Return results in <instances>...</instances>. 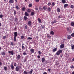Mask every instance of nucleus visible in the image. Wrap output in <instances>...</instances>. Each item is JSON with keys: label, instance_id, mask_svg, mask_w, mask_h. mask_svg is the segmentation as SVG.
I'll list each match as a JSON object with an SVG mask.
<instances>
[{"label": "nucleus", "instance_id": "obj_24", "mask_svg": "<svg viewBox=\"0 0 74 74\" xmlns=\"http://www.w3.org/2000/svg\"><path fill=\"white\" fill-rule=\"evenodd\" d=\"M22 10L23 11H25V10H26V8L25 7H23V8L22 9Z\"/></svg>", "mask_w": 74, "mask_h": 74}, {"label": "nucleus", "instance_id": "obj_41", "mask_svg": "<svg viewBox=\"0 0 74 74\" xmlns=\"http://www.w3.org/2000/svg\"><path fill=\"white\" fill-rule=\"evenodd\" d=\"M18 18H15V22H18Z\"/></svg>", "mask_w": 74, "mask_h": 74}, {"label": "nucleus", "instance_id": "obj_51", "mask_svg": "<svg viewBox=\"0 0 74 74\" xmlns=\"http://www.w3.org/2000/svg\"><path fill=\"white\" fill-rule=\"evenodd\" d=\"M38 53L39 54V55H41V51H38Z\"/></svg>", "mask_w": 74, "mask_h": 74}, {"label": "nucleus", "instance_id": "obj_43", "mask_svg": "<svg viewBox=\"0 0 74 74\" xmlns=\"http://www.w3.org/2000/svg\"><path fill=\"white\" fill-rule=\"evenodd\" d=\"M70 68H71V69L74 68V66L73 65H71L70 66Z\"/></svg>", "mask_w": 74, "mask_h": 74}, {"label": "nucleus", "instance_id": "obj_46", "mask_svg": "<svg viewBox=\"0 0 74 74\" xmlns=\"http://www.w3.org/2000/svg\"><path fill=\"white\" fill-rule=\"evenodd\" d=\"M4 69L6 71L7 69V67L5 66L4 67Z\"/></svg>", "mask_w": 74, "mask_h": 74}, {"label": "nucleus", "instance_id": "obj_58", "mask_svg": "<svg viewBox=\"0 0 74 74\" xmlns=\"http://www.w3.org/2000/svg\"><path fill=\"white\" fill-rule=\"evenodd\" d=\"M14 66H16V63H14Z\"/></svg>", "mask_w": 74, "mask_h": 74}, {"label": "nucleus", "instance_id": "obj_2", "mask_svg": "<svg viewBox=\"0 0 74 74\" xmlns=\"http://www.w3.org/2000/svg\"><path fill=\"white\" fill-rule=\"evenodd\" d=\"M62 52H63V50H59L56 52V55H59L61 53H62Z\"/></svg>", "mask_w": 74, "mask_h": 74}, {"label": "nucleus", "instance_id": "obj_38", "mask_svg": "<svg viewBox=\"0 0 74 74\" xmlns=\"http://www.w3.org/2000/svg\"><path fill=\"white\" fill-rule=\"evenodd\" d=\"M32 7V4L31 3H30L29 4V7Z\"/></svg>", "mask_w": 74, "mask_h": 74}, {"label": "nucleus", "instance_id": "obj_18", "mask_svg": "<svg viewBox=\"0 0 74 74\" xmlns=\"http://www.w3.org/2000/svg\"><path fill=\"white\" fill-rule=\"evenodd\" d=\"M62 2L63 4H65L66 3V0H62Z\"/></svg>", "mask_w": 74, "mask_h": 74}, {"label": "nucleus", "instance_id": "obj_29", "mask_svg": "<svg viewBox=\"0 0 74 74\" xmlns=\"http://www.w3.org/2000/svg\"><path fill=\"white\" fill-rule=\"evenodd\" d=\"M47 11H51V8L50 7H48L47 9Z\"/></svg>", "mask_w": 74, "mask_h": 74}, {"label": "nucleus", "instance_id": "obj_26", "mask_svg": "<svg viewBox=\"0 0 74 74\" xmlns=\"http://www.w3.org/2000/svg\"><path fill=\"white\" fill-rule=\"evenodd\" d=\"M33 69H31V71H29V74H32V73H33Z\"/></svg>", "mask_w": 74, "mask_h": 74}, {"label": "nucleus", "instance_id": "obj_61", "mask_svg": "<svg viewBox=\"0 0 74 74\" xmlns=\"http://www.w3.org/2000/svg\"><path fill=\"white\" fill-rule=\"evenodd\" d=\"M55 65H56V66H58V65H59V63H56V64H55Z\"/></svg>", "mask_w": 74, "mask_h": 74}, {"label": "nucleus", "instance_id": "obj_63", "mask_svg": "<svg viewBox=\"0 0 74 74\" xmlns=\"http://www.w3.org/2000/svg\"><path fill=\"white\" fill-rule=\"evenodd\" d=\"M62 56H63V54H61L60 56V57H62Z\"/></svg>", "mask_w": 74, "mask_h": 74}, {"label": "nucleus", "instance_id": "obj_50", "mask_svg": "<svg viewBox=\"0 0 74 74\" xmlns=\"http://www.w3.org/2000/svg\"><path fill=\"white\" fill-rule=\"evenodd\" d=\"M28 40H32V38L30 37H29L28 38Z\"/></svg>", "mask_w": 74, "mask_h": 74}, {"label": "nucleus", "instance_id": "obj_12", "mask_svg": "<svg viewBox=\"0 0 74 74\" xmlns=\"http://www.w3.org/2000/svg\"><path fill=\"white\" fill-rule=\"evenodd\" d=\"M16 71H19V67H16Z\"/></svg>", "mask_w": 74, "mask_h": 74}, {"label": "nucleus", "instance_id": "obj_11", "mask_svg": "<svg viewBox=\"0 0 74 74\" xmlns=\"http://www.w3.org/2000/svg\"><path fill=\"white\" fill-rule=\"evenodd\" d=\"M57 51V48H56L54 49H53V52H56Z\"/></svg>", "mask_w": 74, "mask_h": 74}, {"label": "nucleus", "instance_id": "obj_19", "mask_svg": "<svg viewBox=\"0 0 74 74\" xmlns=\"http://www.w3.org/2000/svg\"><path fill=\"white\" fill-rule=\"evenodd\" d=\"M50 34L52 35H54V32L53 31H51L50 32Z\"/></svg>", "mask_w": 74, "mask_h": 74}, {"label": "nucleus", "instance_id": "obj_23", "mask_svg": "<svg viewBox=\"0 0 74 74\" xmlns=\"http://www.w3.org/2000/svg\"><path fill=\"white\" fill-rule=\"evenodd\" d=\"M30 51L32 53H34V50L33 49H31Z\"/></svg>", "mask_w": 74, "mask_h": 74}, {"label": "nucleus", "instance_id": "obj_20", "mask_svg": "<svg viewBox=\"0 0 74 74\" xmlns=\"http://www.w3.org/2000/svg\"><path fill=\"white\" fill-rule=\"evenodd\" d=\"M25 15L26 16H29V14L27 12H25Z\"/></svg>", "mask_w": 74, "mask_h": 74}, {"label": "nucleus", "instance_id": "obj_36", "mask_svg": "<svg viewBox=\"0 0 74 74\" xmlns=\"http://www.w3.org/2000/svg\"><path fill=\"white\" fill-rule=\"evenodd\" d=\"M7 38V36H3V39H4V40L5 39V38Z\"/></svg>", "mask_w": 74, "mask_h": 74}, {"label": "nucleus", "instance_id": "obj_6", "mask_svg": "<svg viewBox=\"0 0 74 74\" xmlns=\"http://www.w3.org/2000/svg\"><path fill=\"white\" fill-rule=\"evenodd\" d=\"M8 53H11L12 55H14V52L12 51H8Z\"/></svg>", "mask_w": 74, "mask_h": 74}, {"label": "nucleus", "instance_id": "obj_44", "mask_svg": "<svg viewBox=\"0 0 74 74\" xmlns=\"http://www.w3.org/2000/svg\"><path fill=\"white\" fill-rule=\"evenodd\" d=\"M41 27L42 28H44V27H45V25H41Z\"/></svg>", "mask_w": 74, "mask_h": 74}, {"label": "nucleus", "instance_id": "obj_39", "mask_svg": "<svg viewBox=\"0 0 74 74\" xmlns=\"http://www.w3.org/2000/svg\"><path fill=\"white\" fill-rule=\"evenodd\" d=\"M38 21L39 23H41V19L40 18H39L38 19Z\"/></svg>", "mask_w": 74, "mask_h": 74}, {"label": "nucleus", "instance_id": "obj_62", "mask_svg": "<svg viewBox=\"0 0 74 74\" xmlns=\"http://www.w3.org/2000/svg\"><path fill=\"white\" fill-rule=\"evenodd\" d=\"M48 71H49V72H50V71H51V69H48Z\"/></svg>", "mask_w": 74, "mask_h": 74}, {"label": "nucleus", "instance_id": "obj_33", "mask_svg": "<svg viewBox=\"0 0 74 74\" xmlns=\"http://www.w3.org/2000/svg\"><path fill=\"white\" fill-rule=\"evenodd\" d=\"M24 18L25 21H26L27 20V17L26 16H24Z\"/></svg>", "mask_w": 74, "mask_h": 74}, {"label": "nucleus", "instance_id": "obj_8", "mask_svg": "<svg viewBox=\"0 0 74 74\" xmlns=\"http://www.w3.org/2000/svg\"><path fill=\"white\" fill-rule=\"evenodd\" d=\"M14 3V0H10L9 1V3L12 4Z\"/></svg>", "mask_w": 74, "mask_h": 74}, {"label": "nucleus", "instance_id": "obj_52", "mask_svg": "<svg viewBox=\"0 0 74 74\" xmlns=\"http://www.w3.org/2000/svg\"><path fill=\"white\" fill-rule=\"evenodd\" d=\"M40 57H41L40 56V55H38L37 56V58H38V59H40Z\"/></svg>", "mask_w": 74, "mask_h": 74}, {"label": "nucleus", "instance_id": "obj_32", "mask_svg": "<svg viewBox=\"0 0 74 74\" xmlns=\"http://www.w3.org/2000/svg\"><path fill=\"white\" fill-rule=\"evenodd\" d=\"M52 7H53L55 5V2H53L52 4Z\"/></svg>", "mask_w": 74, "mask_h": 74}, {"label": "nucleus", "instance_id": "obj_9", "mask_svg": "<svg viewBox=\"0 0 74 74\" xmlns=\"http://www.w3.org/2000/svg\"><path fill=\"white\" fill-rule=\"evenodd\" d=\"M45 58L44 57H43L42 58L41 60L42 62H43L44 61H45Z\"/></svg>", "mask_w": 74, "mask_h": 74}, {"label": "nucleus", "instance_id": "obj_42", "mask_svg": "<svg viewBox=\"0 0 74 74\" xmlns=\"http://www.w3.org/2000/svg\"><path fill=\"white\" fill-rule=\"evenodd\" d=\"M71 49L72 50H73V49H74V45L71 46Z\"/></svg>", "mask_w": 74, "mask_h": 74}, {"label": "nucleus", "instance_id": "obj_10", "mask_svg": "<svg viewBox=\"0 0 74 74\" xmlns=\"http://www.w3.org/2000/svg\"><path fill=\"white\" fill-rule=\"evenodd\" d=\"M10 67L11 68V69L12 70H13L14 69V65H13V64H12L10 66Z\"/></svg>", "mask_w": 74, "mask_h": 74}, {"label": "nucleus", "instance_id": "obj_7", "mask_svg": "<svg viewBox=\"0 0 74 74\" xmlns=\"http://www.w3.org/2000/svg\"><path fill=\"white\" fill-rule=\"evenodd\" d=\"M57 12H60V9L59 8H57Z\"/></svg>", "mask_w": 74, "mask_h": 74}, {"label": "nucleus", "instance_id": "obj_45", "mask_svg": "<svg viewBox=\"0 0 74 74\" xmlns=\"http://www.w3.org/2000/svg\"><path fill=\"white\" fill-rule=\"evenodd\" d=\"M16 8L17 9V10H19V9H20V8L18 5H17L16 6Z\"/></svg>", "mask_w": 74, "mask_h": 74}, {"label": "nucleus", "instance_id": "obj_3", "mask_svg": "<svg viewBox=\"0 0 74 74\" xmlns=\"http://www.w3.org/2000/svg\"><path fill=\"white\" fill-rule=\"evenodd\" d=\"M67 31L69 33H71V27H67Z\"/></svg>", "mask_w": 74, "mask_h": 74}, {"label": "nucleus", "instance_id": "obj_48", "mask_svg": "<svg viewBox=\"0 0 74 74\" xmlns=\"http://www.w3.org/2000/svg\"><path fill=\"white\" fill-rule=\"evenodd\" d=\"M21 39H23V38H24V36H21Z\"/></svg>", "mask_w": 74, "mask_h": 74}, {"label": "nucleus", "instance_id": "obj_4", "mask_svg": "<svg viewBox=\"0 0 74 74\" xmlns=\"http://www.w3.org/2000/svg\"><path fill=\"white\" fill-rule=\"evenodd\" d=\"M28 25L29 26H31V25H32V22L31 21H29L28 23Z\"/></svg>", "mask_w": 74, "mask_h": 74}, {"label": "nucleus", "instance_id": "obj_40", "mask_svg": "<svg viewBox=\"0 0 74 74\" xmlns=\"http://www.w3.org/2000/svg\"><path fill=\"white\" fill-rule=\"evenodd\" d=\"M16 14V11H14V15H15Z\"/></svg>", "mask_w": 74, "mask_h": 74}, {"label": "nucleus", "instance_id": "obj_28", "mask_svg": "<svg viewBox=\"0 0 74 74\" xmlns=\"http://www.w3.org/2000/svg\"><path fill=\"white\" fill-rule=\"evenodd\" d=\"M43 10H46L47 8V7L45 6H44L43 7Z\"/></svg>", "mask_w": 74, "mask_h": 74}, {"label": "nucleus", "instance_id": "obj_15", "mask_svg": "<svg viewBox=\"0 0 74 74\" xmlns=\"http://www.w3.org/2000/svg\"><path fill=\"white\" fill-rule=\"evenodd\" d=\"M67 38L68 40H70V39L71 38V35H69L68 36Z\"/></svg>", "mask_w": 74, "mask_h": 74}, {"label": "nucleus", "instance_id": "obj_59", "mask_svg": "<svg viewBox=\"0 0 74 74\" xmlns=\"http://www.w3.org/2000/svg\"><path fill=\"white\" fill-rule=\"evenodd\" d=\"M24 63L26 62V59H24Z\"/></svg>", "mask_w": 74, "mask_h": 74}, {"label": "nucleus", "instance_id": "obj_60", "mask_svg": "<svg viewBox=\"0 0 74 74\" xmlns=\"http://www.w3.org/2000/svg\"><path fill=\"white\" fill-rule=\"evenodd\" d=\"M35 10H36V11H37V10H38V8H35Z\"/></svg>", "mask_w": 74, "mask_h": 74}, {"label": "nucleus", "instance_id": "obj_47", "mask_svg": "<svg viewBox=\"0 0 74 74\" xmlns=\"http://www.w3.org/2000/svg\"><path fill=\"white\" fill-rule=\"evenodd\" d=\"M3 15H2V14H1L0 15V18H3Z\"/></svg>", "mask_w": 74, "mask_h": 74}, {"label": "nucleus", "instance_id": "obj_16", "mask_svg": "<svg viewBox=\"0 0 74 74\" xmlns=\"http://www.w3.org/2000/svg\"><path fill=\"white\" fill-rule=\"evenodd\" d=\"M57 22V21L56 20H54V21L51 22V23L52 24H53L54 23H55Z\"/></svg>", "mask_w": 74, "mask_h": 74}, {"label": "nucleus", "instance_id": "obj_31", "mask_svg": "<svg viewBox=\"0 0 74 74\" xmlns=\"http://www.w3.org/2000/svg\"><path fill=\"white\" fill-rule=\"evenodd\" d=\"M51 3L50 2H49L48 3V6H50V5H51Z\"/></svg>", "mask_w": 74, "mask_h": 74}, {"label": "nucleus", "instance_id": "obj_21", "mask_svg": "<svg viewBox=\"0 0 74 74\" xmlns=\"http://www.w3.org/2000/svg\"><path fill=\"white\" fill-rule=\"evenodd\" d=\"M27 12H28V13H30V12H31V10L29 9H28L27 10Z\"/></svg>", "mask_w": 74, "mask_h": 74}, {"label": "nucleus", "instance_id": "obj_64", "mask_svg": "<svg viewBox=\"0 0 74 74\" xmlns=\"http://www.w3.org/2000/svg\"><path fill=\"white\" fill-rule=\"evenodd\" d=\"M43 74H47V73L46 72H44L43 73Z\"/></svg>", "mask_w": 74, "mask_h": 74}, {"label": "nucleus", "instance_id": "obj_1", "mask_svg": "<svg viewBox=\"0 0 74 74\" xmlns=\"http://www.w3.org/2000/svg\"><path fill=\"white\" fill-rule=\"evenodd\" d=\"M14 41H16V37L18 36V32H15L14 33Z\"/></svg>", "mask_w": 74, "mask_h": 74}, {"label": "nucleus", "instance_id": "obj_57", "mask_svg": "<svg viewBox=\"0 0 74 74\" xmlns=\"http://www.w3.org/2000/svg\"><path fill=\"white\" fill-rule=\"evenodd\" d=\"M0 66H2V62H0Z\"/></svg>", "mask_w": 74, "mask_h": 74}, {"label": "nucleus", "instance_id": "obj_49", "mask_svg": "<svg viewBox=\"0 0 74 74\" xmlns=\"http://www.w3.org/2000/svg\"><path fill=\"white\" fill-rule=\"evenodd\" d=\"M71 8H74V5H71Z\"/></svg>", "mask_w": 74, "mask_h": 74}, {"label": "nucleus", "instance_id": "obj_17", "mask_svg": "<svg viewBox=\"0 0 74 74\" xmlns=\"http://www.w3.org/2000/svg\"><path fill=\"white\" fill-rule=\"evenodd\" d=\"M34 14H35L34 12H31V14L32 15V16H33L34 15Z\"/></svg>", "mask_w": 74, "mask_h": 74}, {"label": "nucleus", "instance_id": "obj_37", "mask_svg": "<svg viewBox=\"0 0 74 74\" xmlns=\"http://www.w3.org/2000/svg\"><path fill=\"white\" fill-rule=\"evenodd\" d=\"M25 45V44H24L23 43L22 44V49H24V46H23V45Z\"/></svg>", "mask_w": 74, "mask_h": 74}, {"label": "nucleus", "instance_id": "obj_53", "mask_svg": "<svg viewBox=\"0 0 74 74\" xmlns=\"http://www.w3.org/2000/svg\"><path fill=\"white\" fill-rule=\"evenodd\" d=\"M39 0H35V1L36 3H38L39 2Z\"/></svg>", "mask_w": 74, "mask_h": 74}, {"label": "nucleus", "instance_id": "obj_5", "mask_svg": "<svg viewBox=\"0 0 74 74\" xmlns=\"http://www.w3.org/2000/svg\"><path fill=\"white\" fill-rule=\"evenodd\" d=\"M64 47V44H62L60 46V48L61 49L63 48Z\"/></svg>", "mask_w": 74, "mask_h": 74}, {"label": "nucleus", "instance_id": "obj_27", "mask_svg": "<svg viewBox=\"0 0 74 74\" xmlns=\"http://www.w3.org/2000/svg\"><path fill=\"white\" fill-rule=\"evenodd\" d=\"M1 55H2L4 56L5 55V53L4 52H1Z\"/></svg>", "mask_w": 74, "mask_h": 74}, {"label": "nucleus", "instance_id": "obj_34", "mask_svg": "<svg viewBox=\"0 0 74 74\" xmlns=\"http://www.w3.org/2000/svg\"><path fill=\"white\" fill-rule=\"evenodd\" d=\"M47 37H48V38H51V36H50L48 34H47Z\"/></svg>", "mask_w": 74, "mask_h": 74}, {"label": "nucleus", "instance_id": "obj_14", "mask_svg": "<svg viewBox=\"0 0 74 74\" xmlns=\"http://www.w3.org/2000/svg\"><path fill=\"white\" fill-rule=\"evenodd\" d=\"M29 72H27L26 71H24L23 72V74H28Z\"/></svg>", "mask_w": 74, "mask_h": 74}, {"label": "nucleus", "instance_id": "obj_55", "mask_svg": "<svg viewBox=\"0 0 74 74\" xmlns=\"http://www.w3.org/2000/svg\"><path fill=\"white\" fill-rule=\"evenodd\" d=\"M11 44L12 46H13V45H14V42H11Z\"/></svg>", "mask_w": 74, "mask_h": 74}, {"label": "nucleus", "instance_id": "obj_56", "mask_svg": "<svg viewBox=\"0 0 74 74\" xmlns=\"http://www.w3.org/2000/svg\"><path fill=\"white\" fill-rule=\"evenodd\" d=\"M25 29H27V25L25 26Z\"/></svg>", "mask_w": 74, "mask_h": 74}, {"label": "nucleus", "instance_id": "obj_25", "mask_svg": "<svg viewBox=\"0 0 74 74\" xmlns=\"http://www.w3.org/2000/svg\"><path fill=\"white\" fill-rule=\"evenodd\" d=\"M71 26H74V22H72L71 23Z\"/></svg>", "mask_w": 74, "mask_h": 74}, {"label": "nucleus", "instance_id": "obj_13", "mask_svg": "<svg viewBox=\"0 0 74 74\" xmlns=\"http://www.w3.org/2000/svg\"><path fill=\"white\" fill-rule=\"evenodd\" d=\"M21 58V56L19 54H18L17 56V60H19Z\"/></svg>", "mask_w": 74, "mask_h": 74}, {"label": "nucleus", "instance_id": "obj_22", "mask_svg": "<svg viewBox=\"0 0 74 74\" xmlns=\"http://www.w3.org/2000/svg\"><path fill=\"white\" fill-rule=\"evenodd\" d=\"M68 4H65L64 5V8H65V7H68Z\"/></svg>", "mask_w": 74, "mask_h": 74}, {"label": "nucleus", "instance_id": "obj_35", "mask_svg": "<svg viewBox=\"0 0 74 74\" xmlns=\"http://www.w3.org/2000/svg\"><path fill=\"white\" fill-rule=\"evenodd\" d=\"M71 36L72 37H74V32L71 34Z\"/></svg>", "mask_w": 74, "mask_h": 74}, {"label": "nucleus", "instance_id": "obj_30", "mask_svg": "<svg viewBox=\"0 0 74 74\" xmlns=\"http://www.w3.org/2000/svg\"><path fill=\"white\" fill-rule=\"evenodd\" d=\"M39 10H43V8L41 7H40L39 8Z\"/></svg>", "mask_w": 74, "mask_h": 74}, {"label": "nucleus", "instance_id": "obj_54", "mask_svg": "<svg viewBox=\"0 0 74 74\" xmlns=\"http://www.w3.org/2000/svg\"><path fill=\"white\" fill-rule=\"evenodd\" d=\"M26 52H24V53H23V55H26Z\"/></svg>", "mask_w": 74, "mask_h": 74}]
</instances>
